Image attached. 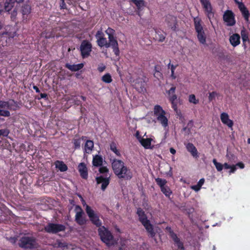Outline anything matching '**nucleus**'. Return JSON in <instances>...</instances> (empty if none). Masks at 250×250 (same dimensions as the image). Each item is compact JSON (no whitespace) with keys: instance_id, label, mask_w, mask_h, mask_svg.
<instances>
[{"instance_id":"nucleus-25","label":"nucleus","mask_w":250,"mask_h":250,"mask_svg":"<svg viewBox=\"0 0 250 250\" xmlns=\"http://www.w3.org/2000/svg\"><path fill=\"white\" fill-rule=\"evenodd\" d=\"M56 168H58L61 171L64 172L67 170V166L62 161H57L55 163Z\"/></svg>"},{"instance_id":"nucleus-23","label":"nucleus","mask_w":250,"mask_h":250,"mask_svg":"<svg viewBox=\"0 0 250 250\" xmlns=\"http://www.w3.org/2000/svg\"><path fill=\"white\" fill-rule=\"evenodd\" d=\"M16 0H6L4 3V10L5 11L9 12L13 7Z\"/></svg>"},{"instance_id":"nucleus-15","label":"nucleus","mask_w":250,"mask_h":250,"mask_svg":"<svg viewBox=\"0 0 250 250\" xmlns=\"http://www.w3.org/2000/svg\"><path fill=\"white\" fill-rule=\"evenodd\" d=\"M78 169L81 177L83 179H87L88 171L86 165L84 163H81L78 165Z\"/></svg>"},{"instance_id":"nucleus-53","label":"nucleus","mask_w":250,"mask_h":250,"mask_svg":"<svg viewBox=\"0 0 250 250\" xmlns=\"http://www.w3.org/2000/svg\"><path fill=\"white\" fill-rule=\"evenodd\" d=\"M105 66L103 64H101L99 65L98 67V70L100 72L104 71L105 70Z\"/></svg>"},{"instance_id":"nucleus-44","label":"nucleus","mask_w":250,"mask_h":250,"mask_svg":"<svg viewBox=\"0 0 250 250\" xmlns=\"http://www.w3.org/2000/svg\"><path fill=\"white\" fill-rule=\"evenodd\" d=\"M65 246V244L62 243L60 241H57V243L53 245V247L55 248H64Z\"/></svg>"},{"instance_id":"nucleus-40","label":"nucleus","mask_w":250,"mask_h":250,"mask_svg":"<svg viewBox=\"0 0 250 250\" xmlns=\"http://www.w3.org/2000/svg\"><path fill=\"white\" fill-rule=\"evenodd\" d=\"M189 102L193 104H197L199 103V100L196 99L195 96L194 94H191L189 96Z\"/></svg>"},{"instance_id":"nucleus-62","label":"nucleus","mask_w":250,"mask_h":250,"mask_svg":"<svg viewBox=\"0 0 250 250\" xmlns=\"http://www.w3.org/2000/svg\"><path fill=\"white\" fill-rule=\"evenodd\" d=\"M230 166H229L227 163H225L223 165V167H224L226 169H229V168H230Z\"/></svg>"},{"instance_id":"nucleus-12","label":"nucleus","mask_w":250,"mask_h":250,"mask_svg":"<svg viewBox=\"0 0 250 250\" xmlns=\"http://www.w3.org/2000/svg\"><path fill=\"white\" fill-rule=\"evenodd\" d=\"M91 44L87 41H83L81 45V51L83 57H86L89 55L91 51Z\"/></svg>"},{"instance_id":"nucleus-6","label":"nucleus","mask_w":250,"mask_h":250,"mask_svg":"<svg viewBox=\"0 0 250 250\" xmlns=\"http://www.w3.org/2000/svg\"><path fill=\"white\" fill-rule=\"evenodd\" d=\"M74 210L76 213L75 216V221L80 226L86 224L87 220L81 207L77 205Z\"/></svg>"},{"instance_id":"nucleus-49","label":"nucleus","mask_w":250,"mask_h":250,"mask_svg":"<svg viewBox=\"0 0 250 250\" xmlns=\"http://www.w3.org/2000/svg\"><path fill=\"white\" fill-rule=\"evenodd\" d=\"M175 87H172L169 90L167 91V93L168 96L174 95L175 92Z\"/></svg>"},{"instance_id":"nucleus-9","label":"nucleus","mask_w":250,"mask_h":250,"mask_svg":"<svg viewBox=\"0 0 250 250\" xmlns=\"http://www.w3.org/2000/svg\"><path fill=\"white\" fill-rule=\"evenodd\" d=\"M64 229L65 227L63 225L58 224L49 223L44 227L45 231L50 233H56Z\"/></svg>"},{"instance_id":"nucleus-54","label":"nucleus","mask_w":250,"mask_h":250,"mask_svg":"<svg viewBox=\"0 0 250 250\" xmlns=\"http://www.w3.org/2000/svg\"><path fill=\"white\" fill-rule=\"evenodd\" d=\"M191 188L193 189L194 190H195V191H199L200 188H201V187H199L197 184L196 185H194V186H192L191 187Z\"/></svg>"},{"instance_id":"nucleus-39","label":"nucleus","mask_w":250,"mask_h":250,"mask_svg":"<svg viewBox=\"0 0 250 250\" xmlns=\"http://www.w3.org/2000/svg\"><path fill=\"white\" fill-rule=\"evenodd\" d=\"M168 68H170V70H171V77L172 79H175L176 78V76L174 74V71L176 67V65H174L173 64H171L170 63H169L168 64Z\"/></svg>"},{"instance_id":"nucleus-59","label":"nucleus","mask_w":250,"mask_h":250,"mask_svg":"<svg viewBox=\"0 0 250 250\" xmlns=\"http://www.w3.org/2000/svg\"><path fill=\"white\" fill-rule=\"evenodd\" d=\"M205 182V179L204 178L201 179L197 183V185L201 188Z\"/></svg>"},{"instance_id":"nucleus-10","label":"nucleus","mask_w":250,"mask_h":250,"mask_svg":"<svg viewBox=\"0 0 250 250\" xmlns=\"http://www.w3.org/2000/svg\"><path fill=\"white\" fill-rule=\"evenodd\" d=\"M223 20L227 26H232L236 23L234 14L231 10H227L225 12Z\"/></svg>"},{"instance_id":"nucleus-26","label":"nucleus","mask_w":250,"mask_h":250,"mask_svg":"<svg viewBox=\"0 0 250 250\" xmlns=\"http://www.w3.org/2000/svg\"><path fill=\"white\" fill-rule=\"evenodd\" d=\"M94 146L93 142L91 140H87L84 145V151L86 153H90Z\"/></svg>"},{"instance_id":"nucleus-13","label":"nucleus","mask_w":250,"mask_h":250,"mask_svg":"<svg viewBox=\"0 0 250 250\" xmlns=\"http://www.w3.org/2000/svg\"><path fill=\"white\" fill-rule=\"evenodd\" d=\"M110 177V175H107V177L100 176L96 177V180L97 183V184H101V189L103 190H104L109 185Z\"/></svg>"},{"instance_id":"nucleus-2","label":"nucleus","mask_w":250,"mask_h":250,"mask_svg":"<svg viewBox=\"0 0 250 250\" xmlns=\"http://www.w3.org/2000/svg\"><path fill=\"white\" fill-rule=\"evenodd\" d=\"M98 230L101 240L106 245L112 246L116 243L112 233L104 226L100 227Z\"/></svg>"},{"instance_id":"nucleus-57","label":"nucleus","mask_w":250,"mask_h":250,"mask_svg":"<svg viewBox=\"0 0 250 250\" xmlns=\"http://www.w3.org/2000/svg\"><path fill=\"white\" fill-rule=\"evenodd\" d=\"M170 235L171 238L174 240V242H176L178 239H179V238L177 237L176 235L173 232H171Z\"/></svg>"},{"instance_id":"nucleus-30","label":"nucleus","mask_w":250,"mask_h":250,"mask_svg":"<svg viewBox=\"0 0 250 250\" xmlns=\"http://www.w3.org/2000/svg\"><path fill=\"white\" fill-rule=\"evenodd\" d=\"M241 36L243 42L249 41V33L245 28H243L241 31Z\"/></svg>"},{"instance_id":"nucleus-38","label":"nucleus","mask_w":250,"mask_h":250,"mask_svg":"<svg viewBox=\"0 0 250 250\" xmlns=\"http://www.w3.org/2000/svg\"><path fill=\"white\" fill-rule=\"evenodd\" d=\"M31 8L29 5H24L22 7V13L23 15H28L30 13Z\"/></svg>"},{"instance_id":"nucleus-41","label":"nucleus","mask_w":250,"mask_h":250,"mask_svg":"<svg viewBox=\"0 0 250 250\" xmlns=\"http://www.w3.org/2000/svg\"><path fill=\"white\" fill-rule=\"evenodd\" d=\"M154 76L158 79L161 78L162 77V74L159 71L157 66L155 67V72L154 73Z\"/></svg>"},{"instance_id":"nucleus-46","label":"nucleus","mask_w":250,"mask_h":250,"mask_svg":"<svg viewBox=\"0 0 250 250\" xmlns=\"http://www.w3.org/2000/svg\"><path fill=\"white\" fill-rule=\"evenodd\" d=\"M81 139H77L74 141V145L76 149L80 147L81 146Z\"/></svg>"},{"instance_id":"nucleus-43","label":"nucleus","mask_w":250,"mask_h":250,"mask_svg":"<svg viewBox=\"0 0 250 250\" xmlns=\"http://www.w3.org/2000/svg\"><path fill=\"white\" fill-rule=\"evenodd\" d=\"M104 33L101 30H99L97 32L95 37L97 39V41H98L100 39L104 38Z\"/></svg>"},{"instance_id":"nucleus-11","label":"nucleus","mask_w":250,"mask_h":250,"mask_svg":"<svg viewBox=\"0 0 250 250\" xmlns=\"http://www.w3.org/2000/svg\"><path fill=\"white\" fill-rule=\"evenodd\" d=\"M203 7L206 15L210 20L214 17V13L212 11V6L208 0H200Z\"/></svg>"},{"instance_id":"nucleus-16","label":"nucleus","mask_w":250,"mask_h":250,"mask_svg":"<svg viewBox=\"0 0 250 250\" xmlns=\"http://www.w3.org/2000/svg\"><path fill=\"white\" fill-rule=\"evenodd\" d=\"M166 21L167 25L173 30H175L176 25V17L168 15L166 17Z\"/></svg>"},{"instance_id":"nucleus-61","label":"nucleus","mask_w":250,"mask_h":250,"mask_svg":"<svg viewBox=\"0 0 250 250\" xmlns=\"http://www.w3.org/2000/svg\"><path fill=\"white\" fill-rule=\"evenodd\" d=\"M61 1L62 2V3L60 5V6L61 7V8H63V9L65 8L66 5H65V4L64 3V0H61Z\"/></svg>"},{"instance_id":"nucleus-20","label":"nucleus","mask_w":250,"mask_h":250,"mask_svg":"<svg viewBox=\"0 0 250 250\" xmlns=\"http://www.w3.org/2000/svg\"><path fill=\"white\" fill-rule=\"evenodd\" d=\"M152 139L151 138H140L139 142L146 149L151 148V143Z\"/></svg>"},{"instance_id":"nucleus-14","label":"nucleus","mask_w":250,"mask_h":250,"mask_svg":"<svg viewBox=\"0 0 250 250\" xmlns=\"http://www.w3.org/2000/svg\"><path fill=\"white\" fill-rule=\"evenodd\" d=\"M108 38L109 42H108V44L109 45V47H112L113 49V51L115 54L116 56L119 55V49L118 47V43L117 42V40L113 36H110Z\"/></svg>"},{"instance_id":"nucleus-50","label":"nucleus","mask_w":250,"mask_h":250,"mask_svg":"<svg viewBox=\"0 0 250 250\" xmlns=\"http://www.w3.org/2000/svg\"><path fill=\"white\" fill-rule=\"evenodd\" d=\"M106 33L108 35V38H109L110 36H113V32L114 30L110 28H108L105 31Z\"/></svg>"},{"instance_id":"nucleus-47","label":"nucleus","mask_w":250,"mask_h":250,"mask_svg":"<svg viewBox=\"0 0 250 250\" xmlns=\"http://www.w3.org/2000/svg\"><path fill=\"white\" fill-rule=\"evenodd\" d=\"M175 243L179 249L181 250H184V248L183 246V244L180 241L179 239H178L176 242H175Z\"/></svg>"},{"instance_id":"nucleus-42","label":"nucleus","mask_w":250,"mask_h":250,"mask_svg":"<svg viewBox=\"0 0 250 250\" xmlns=\"http://www.w3.org/2000/svg\"><path fill=\"white\" fill-rule=\"evenodd\" d=\"M218 94L216 92H212L209 93L208 100L209 102L214 100L216 97L218 96Z\"/></svg>"},{"instance_id":"nucleus-32","label":"nucleus","mask_w":250,"mask_h":250,"mask_svg":"<svg viewBox=\"0 0 250 250\" xmlns=\"http://www.w3.org/2000/svg\"><path fill=\"white\" fill-rule=\"evenodd\" d=\"M99 171L100 173L103 174L104 177H107L108 175H110L109 173L108 169L106 167H101L99 168Z\"/></svg>"},{"instance_id":"nucleus-45","label":"nucleus","mask_w":250,"mask_h":250,"mask_svg":"<svg viewBox=\"0 0 250 250\" xmlns=\"http://www.w3.org/2000/svg\"><path fill=\"white\" fill-rule=\"evenodd\" d=\"M133 2L135 4L138 8H140L144 4L143 0H133Z\"/></svg>"},{"instance_id":"nucleus-7","label":"nucleus","mask_w":250,"mask_h":250,"mask_svg":"<svg viewBox=\"0 0 250 250\" xmlns=\"http://www.w3.org/2000/svg\"><path fill=\"white\" fill-rule=\"evenodd\" d=\"M11 109V104L9 102L0 100V116L10 117L11 115L10 110Z\"/></svg>"},{"instance_id":"nucleus-34","label":"nucleus","mask_w":250,"mask_h":250,"mask_svg":"<svg viewBox=\"0 0 250 250\" xmlns=\"http://www.w3.org/2000/svg\"><path fill=\"white\" fill-rule=\"evenodd\" d=\"M212 162L214 166H215V167L217 171H221L222 170L223 168V165L222 164L217 162V160L215 159H213Z\"/></svg>"},{"instance_id":"nucleus-18","label":"nucleus","mask_w":250,"mask_h":250,"mask_svg":"<svg viewBox=\"0 0 250 250\" xmlns=\"http://www.w3.org/2000/svg\"><path fill=\"white\" fill-rule=\"evenodd\" d=\"M220 119L222 122L226 125L229 127H232L233 125V121L229 119V115L225 112L221 114Z\"/></svg>"},{"instance_id":"nucleus-22","label":"nucleus","mask_w":250,"mask_h":250,"mask_svg":"<svg viewBox=\"0 0 250 250\" xmlns=\"http://www.w3.org/2000/svg\"><path fill=\"white\" fill-rule=\"evenodd\" d=\"M83 66V63H79L77 64H66V67L69 70L73 71H78L82 68Z\"/></svg>"},{"instance_id":"nucleus-60","label":"nucleus","mask_w":250,"mask_h":250,"mask_svg":"<svg viewBox=\"0 0 250 250\" xmlns=\"http://www.w3.org/2000/svg\"><path fill=\"white\" fill-rule=\"evenodd\" d=\"M235 166L239 167L241 169L244 168L245 167L244 164L242 162L238 163Z\"/></svg>"},{"instance_id":"nucleus-64","label":"nucleus","mask_w":250,"mask_h":250,"mask_svg":"<svg viewBox=\"0 0 250 250\" xmlns=\"http://www.w3.org/2000/svg\"><path fill=\"white\" fill-rule=\"evenodd\" d=\"M33 88H34V89H35L36 90V92H37V93L40 92V90L37 86H34Z\"/></svg>"},{"instance_id":"nucleus-8","label":"nucleus","mask_w":250,"mask_h":250,"mask_svg":"<svg viewBox=\"0 0 250 250\" xmlns=\"http://www.w3.org/2000/svg\"><path fill=\"white\" fill-rule=\"evenodd\" d=\"M85 211L90 218V220L94 225L97 227H100L102 225V222L100 220L98 216L95 212L94 210L88 205H86Z\"/></svg>"},{"instance_id":"nucleus-51","label":"nucleus","mask_w":250,"mask_h":250,"mask_svg":"<svg viewBox=\"0 0 250 250\" xmlns=\"http://www.w3.org/2000/svg\"><path fill=\"white\" fill-rule=\"evenodd\" d=\"M9 134V131L7 129H0V136L3 135L4 136H7Z\"/></svg>"},{"instance_id":"nucleus-4","label":"nucleus","mask_w":250,"mask_h":250,"mask_svg":"<svg viewBox=\"0 0 250 250\" xmlns=\"http://www.w3.org/2000/svg\"><path fill=\"white\" fill-rule=\"evenodd\" d=\"M137 214L139 216V220L145 227L146 231L151 237H153L155 235V233L153 230V226L150 224L149 220L147 219L144 211L141 209L139 208L137 210Z\"/></svg>"},{"instance_id":"nucleus-19","label":"nucleus","mask_w":250,"mask_h":250,"mask_svg":"<svg viewBox=\"0 0 250 250\" xmlns=\"http://www.w3.org/2000/svg\"><path fill=\"white\" fill-rule=\"evenodd\" d=\"M239 9L245 20L247 21H248L250 14L245 5L243 3H239Z\"/></svg>"},{"instance_id":"nucleus-37","label":"nucleus","mask_w":250,"mask_h":250,"mask_svg":"<svg viewBox=\"0 0 250 250\" xmlns=\"http://www.w3.org/2000/svg\"><path fill=\"white\" fill-rule=\"evenodd\" d=\"M110 149L114 152L117 156H120V153L117 149L115 143L112 142L110 145Z\"/></svg>"},{"instance_id":"nucleus-58","label":"nucleus","mask_w":250,"mask_h":250,"mask_svg":"<svg viewBox=\"0 0 250 250\" xmlns=\"http://www.w3.org/2000/svg\"><path fill=\"white\" fill-rule=\"evenodd\" d=\"M229 169H230V170L229 172L230 174L234 173L235 172V171L236 170V166H235V165L231 166L230 168H229Z\"/></svg>"},{"instance_id":"nucleus-31","label":"nucleus","mask_w":250,"mask_h":250,"mask_svg":"<svg viewBox=\"0 0 250 250\" xmlns=\"http://www.w3.org/2000/svg\"><path fill=\"white\" fill-rule=\"evenodd\" d=\"M166 38L165 34L161 33L160 32H156L155 38L159 42H163Z\"/></svg>"},{"instance_id":"nucleus-3","label":"nucleus","mask_w":250,"mask_h":250,"mask_svg":"<svg viewBox=\"0 0 250 250\" xmlns=\"http://www.w3.org/2000/svg\"><path fill=\"white\" fill-rule=\"evenodd\" d=\"M154 114L157 121L164 128L168 126V119L166 117V112L163 109L162 107L159 105L154 106Z\"/></svg>"},{"instance_id":"nucleus-48","label":"nucleus","mask_w":250,"mask_h":250,"mask_svg":"<svg viewBox=\"0 0 250 250\" xmlns=\"http://www.w3.org/2000/svg\"><path fill=\"white\" fill-rule=\"evenodd\" d=\"M171 103L172 104V107L173 108V109L174 110V111L177 114H179V113H180V112L178 111V110L177 109V104H176V101L171 102Z\"/></svg>"},{"instance_id":"nucleus-55","label":"nucleus","mask_w":250,"mask_h":250,"mask_svg":"<svg viewBox=\"0 0 250 250\" xmlns=\"http://www.w3.org/2000/svg\"><path fill=\"white\" fill-rule=\"evenodd\" d=\"M6 34L8 35V36L9 38H12L17 35L16 32L15 31H14L12 32H9V33L7 32Z\"/></svg>"},{"instance_id":"nucleus-1","label":"nucleus","mask_w":250,"mask_h":250,"mask_svg":"<svg viewBox=\"0 0 250 250\" xmlns=\"http://www.w3.org/2000/svg\"><path fill=\"white\" fill-rule=\"evenodd\" d=\"M112 167L114 173L119 178L129 180L132 177L130 169L127 168L125 163L121 160L115 159L112 163Z\"/></svg>"},{"instance_id":"nucleus-63","label":"nucleus","mask_w":250,"mask_h":250,"mask_svg":"<svg viewBox=\"0 0 250 250\" xmlns=\"http://www.w3.org/2000/svg\"><path fill=\"white\" fill-rule=\"evenodd\" d=\"M170 152L172 154H174L176 153V150L173 148H170Z\"/></svg>"},{"instance_id":"nucleus-35","label":"nucleus","mask_w":250,"mask_h":250,"mask_svg":"<svg viewBox=\"0 0 250 250\" xmlns=\"http://www.w3.org/2000/svg\"><path fill=\"white\" fill-rule=\"evenodd\" d=\"M162 192L166 196H169L171 194V191L169 188L167 186H165L164 187H162V188H161Z\"/></svg>"},{"instance_id":"nucleus-28","label":"nucleus","mask_w":250,"mask_h":250,"mask_svg":"<svg viewBox=\"0 0 250 250\" xmlns=\"http://www.w3.org/2000/svg\"><path fill=\"white\" fill-rule=\"evenodd\" d=\"M197 38L201 43L203 44H206V36L205 35L204 31L197 33Z\"/></svg>"},{"instance_id":"nucleus-21","label":"nucleus","mask_w":250,"mask_h":250,"mask_svg":"<svg viewBox=\"0 0 250 250\" xmlns=\"http://www.w3.org/2000/svg\"><path fill=\"white\" fill-rule=\"evenodd\" d=\"M103 161V159L102 157L97 155L93 157L92 164L95 167H99L102 165Z\"/></svg>"},{"instance_id":"nucleus-36","label":"nucleus","mask_w":250,"mask_h":250,"mask_svg":"<svg viewBox=\"0 0 250 250\" xmlns=\"http://www.w3.org/2000/svg\"><path fill=\"white\" fill-rule=\"evenodd\" d=\"M102 80L106 83H110L112 82L111 77L108 73L104 75L102 78Z\"/></svg>"},{"instance_id":"nucleus-33","label":"nucleus","mask_w":250,"mask_h":250,"mask_svg":"<svg viewBox=\"0 0 250 250\" xmlns=\"http://www.w3.org/2000/svg\"><path fill=\"white\" fill-rule=\"evenodd\" d=\"M155 181L157 184L161 188H162L163 187H164L166 186L167 181L166 180L158 178L155 179Z\"/></svg>"},{"instance_id":"nucleus-24","label":"nucleus","mask_w":250,"mask_h":250,"mask_svg":"<svg viewBox=\"0 0 250 250\" xmlns=\"http://www.w3.org/2000/svg\"><path fill=\"white\" fill-rule=\"evenodd\" d=\"M186 148L188 151L191 153L194 157L197 155V150L194 145L191 143H188L186 146Z\"/></svg>"},{"instance_id":"nucleus-29","label":"nucleus","mask_w":250,"mask_h":250,"mask_svg":"<svg viewBox=\"0 0 250 250\" xmlns=\"http://www.w3.org/2000/svg\"><path fill=\"white\" fill-rule=\"evenodd\" d=\"M97 42L98 45L100 47L104 46L106 48L109 47V45L108 44V42L106 40V38H105L104 37L100 39L98 41H97Z\"/></svg>"},{"instance_id":"nucleus-27","label":"nucleus","mask_w":250,"mask_h":250,"mask_svg":"<svg viewBox=\"0 0 250 250\" xmlns=\"http://www.w3.org/2000/svg\"><path fill=\"white\" fill-rule=\"evenodd\" d=\"M194 25L197 33L204 31L202 25L201 23V20L198 18L194 19Z\"/></svg>"},{"instance_id":"nucleus-52","label":"nucleus","mask_w":250,"mask_h":250,"mask_svg":"<svg viewBox=\"0 0 250 250\" xmlns=\"http://www.w3.org/2000/svg\"><path fill=\"white\" fill-rule=\"evenodd\" d=\"M168 99L170 102L176 101V100L177 99V96L175 94L168 96Z\"/></svg>"},{"instance_id":"nucleus-17","label":"nucleus","mask_w":250,"mask_h":250,"mask_svg":"<svg viewBox=\"0 0 250 250\" xmlns=\"http://www.w3.org/2000/svg\"><path fill=\"white\" fill-rule=\"evenodd\" d=\"M229 41L233 47H236L240 43V36L238 34H233L229 37Z\"/></svg>"},{"instance_id":"nucleus-56","label":"nucleus","mask_w":250,"mask_h":250,"mask_svg":"<svg viewBox=\"0 0 250 250\" xmlns=\"http://www.w3.org/2000/svg\"><path fill=\"white\" fill-rule=\"evenodd\" d=\"M7 240L12 244H15L17 241V238L15 237H10L7 238Z\"/></svg>"},{"instance_id":"nucleus-5","label":"nucleus","mask_w":250,"mask_h":250,"mask_svg":"<svg viewBox=\"0 0 250 250\" xmlns=\"http://www.w3.org/2000/svg\"><path fill=\"white\" fill-rule=\"evenodd\" d=\"M19 245L21 248L24 249H31L38 247L36 239L28 236L22 237L19 240Z\"/></svg>"}]
</instances>
